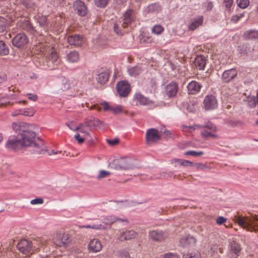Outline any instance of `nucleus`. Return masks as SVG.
<instances>
[{
	"mask_svg": "<svg viewBox=\"0 0 258 258\" xmlns=\"http://www.w3.org/2000/svg\"><path fill=\"white\" fill-rule=\"evenodd\" d=\"M13 130L18 133V138L21 141V146L29 147L32 154L44 155L48 153L44 144V142L36 136L34 124L24 122H14L12 123Z\"/></svg>",
	"mask_w": 258,
	"mask_h": 258,
	"instance_id": "nucleus-1",
	"label": "nucleus"
},
{
	"mask_svg": "<svg viewBox=\"0 0 258 258\" xmlns=\"http://www.w3.org/2000/svg\"><path fill=\"white\" fill-rule=\"evenodd\" d=\"M233 221L247 231H258V215L248 217L237 214L233 217Z\"/></svg>",
	"mask_w": 258,
	"mask_h": 258,
	"instance_id": "nucleus-2",
	"label": "nucleus"
},
{
	"mask_svg": "<svg viewBox=\"0 0 258 258\" xmlns=\"http://www.w3.org/2000/svg\"><path fill=\"white\" fill-rule=\"evenodd\" d=\"M130 158L125 157H117L108 161V167L115 170H129L133 166Z\"/></svg>",
	"mask_w": 258,
	"mask_h": 258,
	"instance_id": "nucleus-3",
	"label": "nucleus"
},
{
	"mask_svg": "<svg viewBox=\"0 0 258 258\" xmlns=\"http://www.w3.org/2000/svg\"><path fill=\"white\" fill-rule=\"evenodd\" d=\"M136 19V12L132 10H128L124 14L122 21L117 22L114 24V30L117 34L121 33V28H125Z\"/></svg>",
	"mask_w": 258,
	"mask_h": 258,
	"instance_id": "nucleus-4",
	"label": "nucleus"
},
{
	"mask_svg": "<svg viewBox=\"0 0 258 258\" xmlns=\"http://www.w3.org/2000/svg\"><path fill=\"white\" fill-rule=\"evenodd\" d=\"M28 39L24 33L17 34L12 40L13 45L18 48H23L28 43Z\"/></svg>",
	"mask_w": 258,
	"mask_h": 258,
	"instance_id": "nucleus-5",
	"label": "nucleus"
},
{
	"mask_svg": "<svg viewBox=\"0 0 258 258\" xmlns=\"http://www.w3.org/2000/svg\"><path fill=\"white\" fill-rule=\"evenodd\" d=\"M58 56L54 49L50 48L47 56V66L50 70L54 69L58 64Z\"/></svg>",
	"mask_w": 258,
	"mask_h": 258,
	"instance_id": "nucleus-6",
	"label": "nucleus"
},
{
	"mask_svg": "<svg viewBox=\"0 0 258 258\" xmlns=\"http://www.w3.org/2000/svg\"><path fill=\"white\" fill-rule=\"evenodd\" d=\"M146 139L147 144L154 143L160 139V136L157 130L150 128L147 131Z\"/></svg>",
	"mask_w": 258,
	"mask_h": 258,
	"instance_id": "nucleus-7",
	"label": "nucleus"
},
{
	"mask_svg": "<svg viewBox=\"0 0 258 258\" xmlns=\"http://www.w3.org/2000/svg\"><path fill=\"white\" fill-rule=\"evenodd\" d=\"M102 221V224H100L98 226V229H104L107 226H110L114 222L118 221L119 222H125L128 223V220L126 218H116L114 216H108L104 218Z\"/></svg>",
	"mask_w": 258,
	"mask_h": 258,
	"instance_id": "nucleus-8",
	"label": "nucleus"
},
{
	"mask_svg": "<svg viewBox=\"0 0 258 258\" xmlns=\"http://www.w3.org/2000/svg\"><path fill=\"white\" fill-rule=\"evenodd\" d=\"M149 237L155 241H162L165 240L167 237V233L162 230H153L149 233Z\"/></svg>",
	"mask_w": 258,
	"mask_h": 258,
	"instance_id": "nucleus-9",
	"label": "nucleus"
},
{
	"mask_svg": "<svg viewBox=\"0 0 258 258\" xmlns=\"http://www.w3.org/2000/svg\"><path fill=\"white\" fill-rule=\"evenodd\" d=\"M241 247L239 243L235 241H231L229 244L228 255L231 258H236L239 256Z\"/></svg>",
	"mask_w": 258,
	"mask_h": 258,
	"instance_id": "nucleus-10",
	"label": "nucleus"
},
{
	"mask_svg": "<svg viewBox=\"0 0 258 258\" xmlns=\"http://www.w3.org/2000/svg\"><path fill=\"white\" fill-rule=\"evenodd\" d=\"M118 93L121 97H126L130 92V86L127 82L124 81L118 82L116 85Z\"/></svg>",
	"mask_w": 258,
	"mask_h": 258,
	"instance_id": "nucleus-11",
	"label": "nucleus"
},
{
	"mask_svg": "<svg viewBox=\"0 0 258 258\" xmlns=\"http://www.w3.org/2000/svg\"><path fill=\"white\" fill-rule=\"evenodd\" d=\"M110 73V71L106 68H101L98 70V83L106 84L109 80Z\"/></svg>",
	"mask_w": 258,
	"mask_h": 258,
	"instance_id": "nucleus-12",
	"label": "nucleus"
},
{
	"mask_svg": "<svg viewBox=\"0 0 258 258\" xmlns=\"http://www.w3.org/2000/svg\"><path fill=\"white\" fill-rule=\"evenodd\" d=\"M196 242V239L190 235L183 236L179 240L180 244L184 248H190L195 246Z\"/></svg>",
	"mask_w": 258,
	"mask_h": 258,
	"instance_id": "nucleus-13",
	"label": "nucleus"
},
{
	"mask_svg": "<svg viewBox=\"0 0 258 258\" xmlns=\"http://www.w3.org/2000/svg\"><path fill=\"white\" fill-rule=\"evenodd\" d=\"M76 13L80 16H84L87 13V8L84 2L80 0L76 1L73 4Z\"/></svg>",
	"mask_w": 258,
	"mask_h": 258,
	"instance_id": "nucleus-14",
	"label": "nucleus"
},
{
	"mask_svg": "<svg viewBox=\"0 0 258 258\" xmlns=\"http://www.w3.org/2000/svg\"><path fill=\"white\" fill-rule=\"evenodd\" d=\"M17 248L23 254H27L32 251L30 240L22 239L17 244Z\"/></svg>",
	"mask_w": 258,
	"mask_h": 258,
	"instance_id": "nucleus-15",
	"label": "nucleus"
},
{
	"mask_svg": "<svg viewBox=\"0 0 258 258\" xmlns=\"http://www.w3.org/2000/svg\"><path fill=\"white\" fill-rule=\"evenodd\" d=\"M204 107L206 110L214 109L218 106V103L216 97L213 95H207L204 101Z\"/></svg>",
	"mask_w": 258,
	"mask_h": 258,
	"instance_id": "nucleus-16",
	"label": "nucleus"
},
{
	"mask_svg": "<svg viewBox=\"0 0 258 258\" xmlns=\"http://www.w3.org/2000/svg\"><path fill=\"white\" fill-rule=\"evenodd\" d=\"M100 105L105 111H112L117 114L122 111V107L120 105H117L114 106L110 105L107 102H103L100 103Z\"/></svg>",
	"mask_w": 258,
	"mask_h": 258,
	"instance_id": "nucleus-17",
	"label": "nucleus"
},
{
	"mask_svg": "<svg viewBox=\"0 0 258 258\" xmlns=\"http://www.w3.org/2000/svg\"><path fill=\"white\" fill-rule=\"evenodd\" d=\"M202 87L200 83L192 81L187 86V92L189 94H196L200 91Z\"/></svg>",
	"mask_w": 258,
	"mask_h": 258,
	"instance_id": "nucleus-18",
	"label": "nucleus"
},
{
	"mask_svg": "<svg viewBox=\"0 0 258 258\" xmlns=\"http://www.w3.org/2000/svg\"><path fill=\"white\" fill-rule=\"evenodd\" d=\"M178 89L177 84L174 82H171L166 86L165 93L169 97H173L176 95Z\"/></svg>",
	"mask_w": 258,
	"mask_h": 258,
	"instance_id": "nucleus-19",
	"label": "nucleus"
},
{
	"mask_svg": "<svg viewBox=\"0 0 258 258\" xmlns=\"http://www.w3.org/2000/svg\"><path fill=\"white\" fill-rule=\"evenodd\" d=\"M68 42L71 45L79 46L84 43L83 37L79 35H72L68 37Z\"/></svg>",
	"mask_w": 258,
	"mask_h": 258,
	"instance_id": "nucleus-20",
	"label": "nucleus"
},
{
	"mask_svg": "<svg viewBox=\"0 0 258 258\" xmlns=\"http://www.w3.org/2000/svg\"><path fill=\"white\" fill-rule=\"evenodd\" d=\"M21 146V141L18 138V135L17 137H12L9 139L6 143V147L11 150H16Z\"/></svg>",
	"mask_w": 258,
	"mask_h": 258,
	"instance_id": "nucleus-21",
	"label": "nucleus"
},
{
	"mask_svg": "<svg viewBox=\"0 0 258 258\" xmlns=\"http://www.w3.org/2000/svg\"><path fill=\"white\" fill-rule=\"evenodd\" d=\"M237 71L235 69H231L224 71L222 74V80L225 82H229L237 76Z\"/></svg>",
	"mask_w": 258,
	"mask_h": 258,
	"instance_id": "nucleus-22",
	"label": "nucleus"
},
{
	"mask_svg": "<svg viewBox=\"0 0 258 258\" xmlns=\"http://www.w3.org/2000/svg\"><path fill=\"white\" fill-rule=\"evenodd\" d=\"M203 17L200 16L191 19L188 24V29L190 30H194L203 24Z\"/></svg>",
	"mask_w": 258,
	"mask_h": 258,
	"instance_id": "nucleus-23",
	"label": "nucleus"
},
{
	"mask_svg": "<svg viewBox=\"0 0 258 258\" xmlns=\"http://www.w3.org/2000/svg\"><path fill=\"white\" fill-rule=\"evenodd\" d=\"M18 25L21 29L31 34H34L36 32L35 29L28 20L20 21Z\"/></svg>",
	"mask_w": 258,
	"mask_h": 258,
	"instance_id": "nucleus-24",
	"label": "nucleus"
},
{
	"mask_svg": "<svg viewBox=\"0 0 258 258\" xmlns=\"http://www.w3.org/2000/svg\"><path fill=\"white\" fill-rule=\"evenodd\" d=\"M206 63V59L203 55H198L195 60V66L200 70H204Z\"/></svg>",
	"mask_w": 258,
	"mask_h": 258,
	"instance_id": "nucleus-25",
	"label": "nucleus"
},
{
	"mask_svg": "<svg viewBox=\"0 0 258 258\" xmlns=\"http://www.w3.org/2000/svg\"><path fill=\"white\" fill-rule=\"evenodd\" d=\"M96 122L97 121L95 119L93 116H89L85 119L84 123V126L86 125L89 127L91 130H96Z\"/></svg>",
	"mask_w": 258,
	"mask_h": 258,
	"instance_id": "nucleus-26",
	"label": "nucleus"
},
{
	"mask_svg": "<svg viewBox=\"0 0 258 258\" xmlns=\"http://www.w3.org/2000/svg\"><path fill=\"white\" fill-rule=\"evenodd\" d=\"M137 233L134 230H128L123 232L120 236L121 240H129L135 238Z\"/></svg>",
	"mask_w": 258,
	"mask_h": 258,
	"instance_id": "nucleus-27",
	"label": "nucleus"
},
{
	"mask_svg": "<svg viewBox=\"0 0 258 258\" xmlns=\"http://www.w3.org/2000/svg\"><path fill=\"white\" fill-rule=\"evenodd\" d=\"M243 38L246 40L258 39V32L255 30H249L243 34Z\"/></svg>",
	"mask_w": 258,
	"mask_h": 258,
	"instance_id": "nucleus-28",
	"label": "nucleus"
},
{
	"mask_svg": "<svg viewBox=\"0 0 258 258\" xmlns=\"http://www.w3.org/2000/svg\"><path fill=\"white\" fill-rule=\"evenodd\" d=\"M135 100L137 104L147 105L149 104V100L140 93H137L135 96Z\"/></svg>",
	"mask_w": 258,
	"mask_h": 258,
	"instance_id": "nucleus-29",
	"label": "nucleus"
},
{
	"mask_svg": "<svg viewBox=\"0 0 258 258\" xmlns=\"http://www.w3.org/2000/svg\"><path fill=\"white\" fill-rule=\"evenodd\" d=\"M172 163L177 164L183 166H192L194 165L193 162L184 159H173L171 161Z\"/></svg>",
	"mask_w": 258,
	"mask_h": 258,
	"instance_id": "nucleus-30",
	"label": "nucleus"
},
{
	"mask_svg": "<svg viewBox=\"0 0 258 258\" xmlns=\"http://www.w3.org/2000/svg\"><path fill=\"white\" fill-rule=\"evenodd\" d=\"M183 258H201V254L197 250H194L192 251H187L183 252L182 254Z\"/></svg>",
	"mask_w": 258,
	"mask_h": 258,
	"instance_id": "nucleus-31",
	"label": "nucleus"
},
{
	"mask_svg": "<svg viewBox=\"0 0 258 258\" xmlns=\"http://www.w3.org/2000/svg\"><path fill=\"white\" fill-rule=\"evenodd\" d=\"M9 53V49L7 44L2 40H0V55H7Z\"/></svg>",
	"mask_w": 258,
	"mask_h": 258,
	"instance_id": "nucleus-32",
	"label": "nucleus"
},
{
	"mask_svg": "<svg viewBox=\"0 0 258 258\" xmlns=\"http://www.w3.org/2000/svg\"><path fill=\"white\" fill-rule=\"evenodd\" d=\"M66 125L69 127L70 129L73 131H78L80 133L83 134H85V131L84 130V124L83 123L80 124V125L78 126H75L73 122L69 124L68 123H66Z\"/></svg>",
	"mask_w": 258,
	"mask_h": 258,
	"instance_id": "nucleus-33",
	"label": "nucleus"
},
{
	"mask_svg": "<svg viewBox=\"0 0 258 258\" xmlns=\"http://www.w3.org/2000/svg\"><path fill=\"white\" fill-rule=\"evenodd\" d=\"M79 59V55L77 51H74L68 54V60L72 62L77 61Z\"/></svg>",
	"mask_w": 258,
	"mask_h": 258,
	"instance_id": "nucleus-34",
	"label": "nucleus"
},
{
	"mask_svg": "<svg viewBox=\"0 0 258 258\" xmlns=\"http://www.w3.org/2000/svg\"><path fill=\"white\" fill-rule=\"evenodd\" d=\"M37 22L39 25L43 27L44 30L47 29L49 27V23L48 22L45 16L40 17L38 18Z\"/></svg>",
	"mask_w": 258,
	"mask_h": 258,
	"instance_id": "nucleus-35",
	"label": "nucleus"
},
{
	"mask_svg": "<svg viewBox=\"0 0 258 258\" xmlns=\"http://www.w3.org/2000/svg\"><path fill=\"white\" fill-rule=\"evenodd\" d=\"M127 71L131 76L135 77L142 72V69L140 67L137 66L128 68Z\"/></svg>",
	"mask_w": 258,
	"mask_h": 258,
	"instance_id": "nucleus-36",
	"label": "nucleus"
},
{
	"mask_svg": "<svg viewBox=\"0 0 258 258\" xmlns=\"http://www.w3.org/2000/svg\"><path fill=\"white\" fill-rule=\"evenodd\" d=\"M161 10V7L158 4H153L148 7V11L150 13H158Z\"/></svg>",
	"mask_w": 258,
	"mask_h": 258,
	"instance_id": "nucleus-37",
	"label": "nucleus"
},
{
	"mask_svg": "<svg viewBox=\"0 0 258 258\" xmlns=\"http://www.w3.org/2000/svg\"><path fill=\"white\" fill-rule=\"evenodd\" d=\"M164 29L163 27H162L160 25H155L152 28L151 31L152 33L155 34L156 35H160L164 31Z\"/></svg>",
	"mask_w": 258,
	"mask_h": 258,
	"instance_id": "nucleus-38",
	"label": "nucleus"
},
{
	"mask_svg": "<svg viewBox=\"0 0 258 258\" xmlns=\"http://www.w3.org/2000/svg\"><path fill=\"white\" fill-rule=\"evenodd\" d=\"M96 245H97V239L94 238L93 239L91 240L90 241V242L88 245V248L89 252H97Z\"/></svg>",
	"mask_w": 258,
	"mask_h": 258,
	"instance_id": "nucleus-39",
	"label": "nucleus"
},
{
	"mask_svg": "<svg viewBox=\"0 0 258 258\" xmlns=\"http://www.w3.org/2000/svg\"><path fill=\"white\" fill-rule=\"evenodd\" d=\"M30 243H31V247L32 248V251L39 249V246L41 243L39 238L30 240Z\"/></svg>",
	"mask_w": 258,
	"mask_h": 258,
	"instance_id": "nucleus-40",
	"label": "nucleus"
},
{
	"mask_svg": "<svg viewBox=\"0 0 258 258\" xmlns=\"http://www.w3.org/2000/svg\"><path fill=\"white\" fill-rule=\"evenodd\" d=\"M61 234L57 233L55 235L53 238V241L54 243L58 246H63L62 241L61 240Z\"/></svg>",
	"mask_w": 258,
	"mask_h": 258,
	"instance_id": "nucleus-41",
	"label": "nucleus"
},
{
	"mask_svg": "<svg viewBox=\"0 0 258 258\" xmlns=\"http://www.w3.org/2000/svg\"><path fill=\"white\" fill-rule=\"evenodd\" d=\"M152 41L153 38L148 35H143L140 38L141 43H151Z\"/></svg>",
	"mask_w": 258,
	"mask_h": 258,
	"instance_id": "nucleus-42",
	"label": "nucleus"
},
{
	"mask_svg": "<svg viewBox=\"0 0 258 258\" xmlns=\"http://www.w3.org/2000/svg\"><path fill=\"white\" fill-rule=\"evenodd\" d=\"M204 154L203 151H188L184 153L186 156H192L195 157H198L203 155Z\"/></svg>",
	"mask_w": 258,
	"mask_h": 258,
	"instance_id": "nucleus-43",
	"label": "nucleus"
},
{
	"mask_svg": "<svg viewBox=\"0 0 258 258\" xmlns=\"http://www.w3.org/2000/svg\"><path fill=\"white\" fill-rule=\"evenodd\" d=\"M237 4L241 9L247 8L249 4V0H237Z\"/></svg>",
	"mask_w": 258,
	"mask_h": 258,
	"instance_id": "nucleus-44",
	"label": "nucleus"
},
{
	"mask_svg": "<svg viewBox=\"0 0 258 258\" xmlns=\"http://www.w3.org/2000/svg\"><path fill=\"white\" fill-rule=\"evenodd\" d=\"M198 126H199L200 127H204V126H200V125H198ZM204 127L209 130V131H210V132H216L217 131V128H216V126L213 123H212V122H211L210 121H208L206 123V124L205 125Z\"/></svg>",
	"mask_w": 258,
	"mask_h": 258,
	"instance_id": "nucleus-45",
	"label": "nucleus"
},
{
	"mask_svg": "<svg viewBox=\"0 0 258 258\" xmlns=\"http://www.w3.org/2000/svg\"><path fill=\"white\" fill-rule=\"evenodd\" d=\"M7 24L6 20L5 18L0 17V34L6 30Z\"/></svg>",
	"mask_w": 258,
	"mask_h": 258,
	"instance_id": "nucleus-46",
	"label": "nucleus"
},
{
	"mask_svg": "<svg viewBox=\"0 0 258 258\" xmlns=\"http://www.w3.org/2000/svg\"><path fill=\"white\" fill-rule=\"evenodd\" d=\"M248 104L250 108H254L256 106V99L254 96L248 97Z\"/></svg>",
	"mask_w": 258,
	"mask_h": 258,
	"instance_id": "nucleus-47",
	"label": "nucleus"
},
{
	"mask_svg": "<svg viewBox=\"0 0 258 258\" xmlns=\"http://www.w3.org/2000/svg\"><path fill=\"white\" fill-rule=\"evenodd\" d=\"M118 256L120 258H134L131 257L130 256L129 253L128 251L125 249H122L118 252Z\"/></svg>",
	"mask_w": 258,
	"mask_h": 258,
	"instance_id": "nucleus-48",
	"label": "nucleus"
},
{
	"mask_svg": "<svg viewBox=\"0 0 258 258\" xmlns=\"http://www.w3.org/2000/svg\"><path fill=\"white\" fill-rule=\"evenodd\" d=\"M61 240L63 242V246H64L65 245L68 244L70 241L69 240V234L67 233H63L61 234Z\"/></svg>",
	"mask_w": 258,
	"mask_h": 258,
	"instance_id": "nucleus-49",
	"label": "nucleus"
},
{
	"mask_svg": "<svg viewBox=\"0 0 258 258\" xmlns=\"http://www.w3.org/2000/svg\"><path fill=\"white\" fill-rule=\"evenodd\" d=\"M111 174V173L109 171L106 170H100L99 171V173L98 175V178H103L108 177Z\"/></svg>",
	"mask_w": 258,
	"mask_h": 258,
	"instance_id": "nucleus-50",
	"label": "nucleus"
},
{
	"mask_svg": "<svg viewBox=\"0 0 258 258\" xmlns=\"http://www.w3.org/2000/svg\"><path fill=\"white\" fill-rule=\"evenodd\" d=\"M21 115H24L25 116H33L34 114V110L33 109H28V110H20Z\"/></svg>",
	"mask_w": 258,
	"mask_h": 258,
	"instance_id": "nucleus-51",
	"label": "nucleus"
},
{
	"mask_svg": "<svg viewBox=\"0 0 258 258\" xmlns=\"http://www.w3.org/2000/svg\"><path fill=\"white\" fill-rule=\"evenodd\" d=\"M179 255L175 253L172 252H168L163 254L161 258H179Z\"/></svg>",
	"mask_w": 258,
	"mask_h": 258,
	"instance_id": "nucleus-52",
	"label": "nucleus"
},
{
	"mask_svg": "<svg viewBox=\"0 0 258 258\" xmlns=\"http://www.w3.org/2000/svg\"><path fill=\"white\" fill-rule=\"evenodd\" d=\"M13 104V102L7 101L5 98L0 99V107H7Z\"/></svg>",
	"mask_w": 258,
	"mask_h": 258,
	"instance_id": "nucleus-53",
	"label": "nucleus"
},
{
	"mask_svg": "<svg viewBox=\"0 0 258 258\" xmlns=\"http://www.w3.org/2000/svg\"><path fill=\"white\" fill-rule=\"evenodd\" d=\"M110 0H98V7L104 8L109 3Z\"/></svg>",
	"mask_w": 258,
	"mask_h": 258,
	"instance_id": "nucleus-54",
	"label": "nucleus"
},
{
	"mask_svg": "<svg viewBox=\"0 0 258 258\" xmlns=\"http://www.w3.org/2000/svg\"><path fill=\"white\" fill-rule=\"evenodd\" d=\"M196 126H198V125H195L194 126H183L182 127V130L183 132L191 133L195 130V127Z\"/></svg>",
	"mask_w": 258,
	"mask_h": 258,
	"instance_id": "nucleus-55",
	"label": "nucleus"
},
{
	"mask_svg": "<svg viewBox=\"0 0 258 258\" xmlns=\"http://www.w3.org/2000/svg\"><path fill=\"white\" fill-rule=\"evenodd\" d=\"M70 88V83L67 80H63L62 84L60 86V89L62 91L67 90Z\"/></svg>",
	"mask_w": 258,
	"mask_h": 258,
	"instance_id": "nucleus-56",
	"label": "nucleus"
},
{
	"mask_svg": "<svg viewBox=\"0 0 258 258\" xmlns=\"http://www.w3.org/2000/svg\"><path fill=\"white\" fill-rule=\"evenodd\" d=\"M75 140L77 141L79 144H82L84 142V138L79 133L76 134L74 137Z\"/></svg>",
	"mask_w": 258,
	"mask_h": 258,
	"instance_id": "nucleus-57",
	"label": "nucleus"
},
{
	"mask_svg": "<svg viewBox=\"0 0 258 258\" xmlns=\"http://www.w3.org/2000/svg\"><path fill=\"white\" fill-rule=\"evenodd\" d=\"M244 16V14L242 13L239 15H234L232 16L231 21L234 23H236L240 18Z\"/></svg>",
	"mask_w": 258,
	"mask_h": 258,
	"instance_id": "nucleus-58",
	"label": "nucleus"
},
{
	"mask_svg": "<svg viewBox=\"0 0 258 258\" xmlns=\"http://www.w3.org/2000/svg\"><path fill=\"white\" fill-rule=\"evenodd\" d=\"M43 203V200L42 198H36L31 201L30 203L32 205L42 204Z\"/></svg>",
	"mask_w": 258,
	"mask_h": 258,
	"instance_id": "nucleus-59",
	"label": "nucleus"
},
{
	"mask_svg": "<svg viewBox=\"0 0 258 258\" xmlns=\"http://www.w3.org/2000/svg\"><path fill=\"white\" fill-rule=\"evenodd\" d=\"M216 221L217 224L222 225L227 221V219L223 217L220 216L216 219Z\"/></svg>",
	"mask_w": 258,
	"mask_h": 258,
	"instance_id": "nucleus-60",
	"label": "nucleus"
},
{
	"mask_svg": "<svg viewBox=\"0 0 258 258\" xmlns=\"http://www.w3.org/2000/svg\"><path fill=\"white\" fill-rule=\"evenodd\" d=\"M223 3L227 8H230L233 4V0H224Z\"/></svg>",
	"mask_w": 258,
	"mask_h": 258,
	"instance_id": "nucleus-61",
	"label": "nucleus"
},
{
	"mask_svg": "<svg viewBox=\"0 0 258 258\" xmlns=\"http://www.w3.org/2000/svg\"><path fill=\"white\" fill-rule=\"evenodd\" d=\"M107 143L110 146H114L117 145L119 142V140L118 139H114L113 140H107Z\"/></svg>",
	"mask_w": 258,
	"mask_h": 258,
	"instance_id": "nucleus-62",
	"label": "nucleus"
},
{
	"mask_svg": "<svg viewBox=\"0 0 258 258\" xmlns=\"http://www.w3.org/2000/svg\"><path fill=\"white\" fill-rule=\"evenodd\" d=\"M27 96H28V98L29 99L32 100L33 101H36L38 98L37 96L35 94H33L30 93V94H28Z\"/></svg>",
	"mask_w": 258,
	"mask_h": 258,
	"instance_id": "nucleus-63",
	"label": "nucleus"
},
{
	"mask_svg": "<svg viewBox=\"0 0 258 258\" xmlns=\"http://www.w3.org/2000/svg\"><path fill=\"white\" fill-rule=\"evenodd\" d=\"M205 7L206 10L209 11L212 9L213 5L212 3L208 2L205 3Z\"/></svg>",
	"mask_w": 258,
	"mask_h": 258,
	"instance_id": "nucleus-64",
	"label": "nucleus"
}]
</instances>
